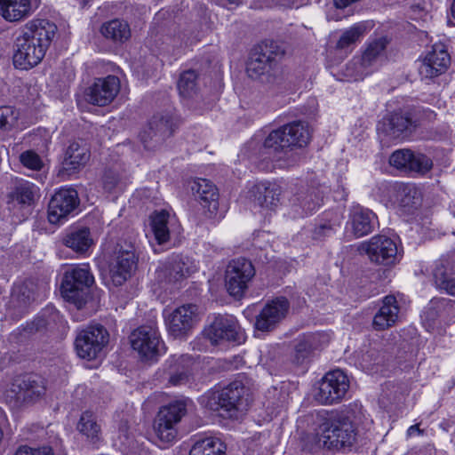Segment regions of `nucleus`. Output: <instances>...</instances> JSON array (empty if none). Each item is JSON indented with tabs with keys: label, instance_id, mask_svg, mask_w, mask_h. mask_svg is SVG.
Returning a JSON list of instances; mask_svg holds the SVG:
<instances>
[{
	"label": "nucleus",
	"instance_id": "nucleus-17",
	"mask_svg": "<svg viewBox=\"0 0 455 455\" xmlns=\"http://www.w3.org/2000/svg\"><path fill=\"white\" fill-rule=\"evenodd\" d=\"M174 121L170 115H156L148 126L140 133V140L147 148H154L173 132Z\"/></svg>",
	"mask_w": 455,
	"mask_h": 455
},
{
	"label": "nucleus",
	"instance_id": "nucleus-50",
	"mask_svg": "<svg viewBox=\"0 0 455 455\" xmlns=\"http://www.w3.org/2000/svg\"><path fill=\"white\" fill-rule=\"evenodd\" d=\"M14 455H53V451L48 445L40 447L22 445L17 449Z\"/></svg>",
	"mask_w": 455,
	"mask_h": 455
},
{
	"label": "nucleus",
	"instance_id": "nucleus-9",
	"mask_svg": "<svg viewBox=\"0 0 455 455\" xmlns=\"http://www.w3.org/2000/svg\"><path fill=\"white\" fill-rule=\"evenodd\" d=\"M109 334L100 324H92L78 331L75 339V348L79 357L95 359L107 346Z\"/></svg>",
	"mask_w": 455,
	"mask_h": 455
},
{
	"label": "nucleus",
	"instance_id": "nucleus-33",
	"mask_svg": "<svg viewBox=\"0 0 455 455\" xmlns=\"http://www.w3.org/2000/svg\"><path fill=\"white\" fill-rule=\"evenodd\" d=\"M354 357L355 365L367 372L372 371L374 366L379 365L383 362L380 351L371 346H363L355 351Z\"/></svg>",
	"mask_w": 455,
	"mask_h": 455
},
{
	"label": "nucleus",
	"instance_id": "nucleus-22",
	"mask_svg": "<svg viewBox=\"0 0 455 455\" xmlns=\"http://www.w3.org/2000/svg\"><path fill=\"white\" fill-rule=\"evenodd\" d=\"M219 199L217 187L212 181L201 179V216L212 224L224 217V212L220 210Z\"/></svg>",
	"mask_w": 455,
	"mask_h": 455
},
{
	"label": "nucleus",
	"instance_id": "nucleus-35",
	"mask_svg": "<svg viewBox=\"0 0 455 455\" xmlns=\"http://www.w3.org/2000/svg\"><path fill=\"white\" fill-rule=\"evenodd\" d=\"M178 426L159 418H155L153 430L164 448L172 444L178 438Z\"/></svg>",
	"mask_w": 455,
	"mask_h": 455
},
{
	"label": "nucleus",
	"instance_id": "nucleus-43",
	"mask_svg": "<svg viewBox=\"0 0 455 455\" xmlns=\"http://www.w3.org/2000/svg\"><path fill=\"white\" fill-rule=\"evenodd\" d=\"M293 204L300 206L303 212L307 214L312 213L320 207L322 198L315 191H307L294 198Z\"/></svg>",
	"mask_w": 455,
	"mask_h": 455
},
{
	"label": "nucleus",
	"instance_id": "nucleus-40",
	"mask_svg": "<svg viewBox=\"0 0 455 455\" xmlns=\"http://www.w3.org/2000/svg\"><path fill=\"white\" fill-rule=\"evenodd\" d=\"M366 26L363 23H356L354 26L350 27L348 29L345 30L340 36L338 43L337 48L339 49H346L350 45L358 42L365 34Z\"/></svg>",
	"mask_w": 455,
	"mask_h": 455
},
{
	"label": "nucleus",
	"instance_id": "nucleus-58",
	"mask_svg": "<svg viewBox=\"0 0 455 455\" xmlns=\"http://www.w3.org/2000/svg\"><path fill=\"white\" fill-rule=\"evenodd\" d=\"M417 193L416 189H409L407 193H405L406 196H412L414 197V195Z\"/></svg>",
	"mask_w": 455,
	"mask_h": 455
},
{
	"label": "nucleus",
	"instance_id": "nucleus-15",
	"mask_svg": "<svg viewBox=\"0 0 455 455\" xmlns=\"http://www.w3.org/2000/svg\"><path fill=\"white\" fill-rule=\"evenodd\" d=\"M196 313L197 307L193 304L183 305L171 313H164V321L170 335L174 338L186 337L194 326Z\"/></svg>",
	"mask_w": 455,
	"mask_h": 455
},
{
	"label": "nucleus",
	"instance_id": "nucleus-55",
	"mask_svg": "<svg viewBox=\"0 0 455 455\" xmlns=\"http://www.w3.org/2000/svg\"><path fill=\"white\" fill-rule=\"evenodd\" d=\"M416 432H418V433H420V432H421V431H420V429L419 428V427H418L417 425L411 426V427L408 428V430H407V434H408L409 435H414V433H416Z\"/></svg>",
	"mask_w": 455,
	"mask_h": 455
},
{
	"label": "nucleus",
	"instance_id": "nucleus-46",
	"mask_svg": "<svg viewBox=\"0 0 455 455\" xmlns=\"http://www.w3.org/2000/svg\"><path fill=\"white\" fill-rule=\"evenodd\" d=\"M411 157H413V151L411 149H399L391 155L389 163L397 169L408 172Z\"/></svg>",
	"mask_w": 455,
	"mask_h": 455
},
{
	"label": "nucleus",
	"instance_id": "nucleus-12",
	"mask_svg": "<svg viewBox=\"0 0 455 455\" xmlns=\"http://www.w3.org/2000/svg\"><path fill=\"white\" fill-rule=\"evenodd\" d=\"M360 251L364 252L371 261L387 266L395 264L401 258L395 241L386 235H375L362 243Z\"/></svg>",
	"mask_w": 455,
	"mask_h": 455
},
{
	"label": "nucleus",
	"instance_id": "nucleus-13",
	"mask_svg": "<svg viewBox=\"0 0 455 455\" xmlns=\"http://www.w3.org/2000/svg\"><path fill=\"white\" fill-rule=\"evenodd\" d=\"M349 388V379L341 370L327 372L322 379L316 399L323 404H331L339 402Z\"/></svg>",
	"mask_w": 455,
	"mask_h": 455
},
{
	"label": "nucleus",
	"instance_id": "nucleus-14",
	"mask_svg": "<svg viewBox=\"0 0 455 455\" xmlns=\"http://www.w3.org/2000/svg\"><path fill=\"white\" fill-rule=\"evenodd\" d=\"M79 204L76 190L61 188L51 198L48 204V220L52 224H60L77 207Z\"/></svg>",
	"mask_w": 455,
	"mask_h": 455
},
{
	"label": "nucleus",
	"instance_id": "nucleus-5",
	"mask_svg": "<svg viewBox=\"0 0 455 455\" xmlns=\"http://www.w3.org/2000/svg\"><path fill=\"white\" fill-rule=\"evenodd\" d=\"M94 278L87 266H76L66 271L61 284L64 299L81 308L90 296V287Z\"/></svg>",
	"mask_w": 455,
	"mask_h": 455
},
{
	"label": "nucleus",
	"instance_id": "nucleus-30",
	"mask_svg": "<svg viewBox=\"0 0 455 455\" xmlns=\"http://www.w3.org/2000/svg\"><path fill=\"white\" fill-rule=\"evenodd\" d=\"M90 156V149L84 141H73L66 151L64 164L68 170H78L88 163Z\"/></svg>",
	"mask_w": 455,
	"mask_h": 455
},
{
	"label": "nucleus",
	"instance_id": "nucleus-10",
	"mask_svg": "<svg viewBox=\"0 0 455 455\" xmlns=\"http://www.w3.org/2000/svg\"><path fill=\"white\" fill-rule=\"evenodd\" d=\"M204 334L212 344H217L220 340L240 341L242 337L237 320L229 315L209 316L204 329Z\"/></svg>",
	"mask_w": 455,
	"mask_h": 455
},
{
	"label": "nucleus",
	"instance_id": "nucleus-49",
	"mask_svg": "<svg viewBox=\"0 0 455 455\" xmlns=\"http://www.w3.org/2000/svg\"><path fill=\"white\" fill-rule=\"evenodd\" d=\"M20 162L24 166L31 170L38 171L43 166V162L39 156L33 151H26L20 155Z\"/></svg>",
	"mask_w": 455,
	"mask_h": 455
},
{
	"label": "nucleus",
	"instance_id": "nucleus-42",
	"mask_svg": "<svg viewBox=\"0 0 455 455\" xmlns=\"http://www.w3.org/2000/svg\"><path fill=\"white\" fill-rule=\"evenodd\" d=\"M272 64L267 59L262 58V55L256 52L250 58L247 66L246 72L252 79L259 78L261 75L267 73L271 68Z\"/></svg>",
	"mask_w": 455,
	"mask_h": 455
},
{
	"label": "nucleus",
	"instance_id": "nucleus-56",
	"mask_svg": "<svg viewBox=\"0 0 455 455\" xmlns=\"http://www.w3.org/2000/svg\"><path fill=\"white\" fill-rule=\"evenodd\" d=\"M197 442H196L190 449L189 455H199V450L196 447Z\"/></svg>",
	"mask_w": 455,
	"mask_h": 455
},
{
	"label": "nucleus",
	"instance_id": "nucleus-45",
	"mask_svg": "<svg viewBox=\"0 0 455 455\" xmlns=\"http://www.w3.org/2000/svg\"><path fill=\"white\" fill-rule=\"evenodd\" d=\"M202 455H227L226 445L216 437L201 439Z\"/></svg>",
	"mask_w": 455,
	"mask_h": 455
},
{
	"label": "nucleus",
	"instance_id": "nucleus-6",
	"mask_svg": "<svg viewBox=\"0 0 455 455\" xmlns=\"http://www.w3.org/2000/svg\"><path fill=\"white\" fill-rule=\"evenodd\" d=\"M132 347L142 360L154 361L165 353V346L156 327L144 325L131 334Z\"/></svg>",
	"mask_w": 455,
	"mask_h": 455
},
{
	"label": "nucleus",
	"instance_id": "nucleus-20",
	"mask_svg": "<svg viewBox=\"0 0 455 455\" xmlns=\"http://www.w3.org/2000/svg\"><path fill=\"white\" fill-rule=\"evenodd\" d=\"M450 55L443 44L433 45L419 66V74L422 79L436 77L446 71L450 64Z\"/></svg>",
	"mask_w": 455,
	"mask_h": 455
},
{
	"label": "nucleus",
	"instance_id": "nucleus-34",
	"mask_svg": "<svg viewBox=\"0 0 455 455\" xmlns=\"http://www.w3.org/2000/svg\"><path fill=\"white\" fill-rule=\"evenodd\" d=\"M385 132L391 138H398L404 132L411 130L413 122L411 116L406 113L395 112L384 122Z\"/></svg>",
	"mask_w": 455,
	"mask_h": 455
},
{
	"label": "nucleus",
	"instance_id": "nucleus-23",
	"mask_svg": "<svg viewBox=\"0 0 455 455\" xmlns=\"http://www.w3.org/2000/svg\"><path fill=\"white\" fill-rule=\"evenodd\" d=\"M401 307L395 295L385 296L372 320L375 331H385L394 326L399 320Z\"/></svg>",
	"mask_w": 455,
	"mask_h": 455
},
{
	"label": "nucleus",
	"instance_id": "nucleus-32",
	"mask_svg": "<svg viewBox=\"0 0 455 455\" xmlns=\"http://www.w3.org/2000/svg\"><path fill=\"white\" fill-rule=\"evenodd\" d=\"M38 197L39 188L27 180L18 182L9 194L10 202L17 203L22 206L32 205Z\"/></svg>",
	"mask_w": 455,
	"mask_h": 455
},
{
	"label": "nucleus",
	"instance_id": "nucleus-16",
	"mask_svg": "<svg viewBox=\"0 0 455 455\" xmlns=\"http://www.w3.org/2000/svg\"><path fill=\"white\" fill-rule=\"evenodd\" d=\"M290 308V303L284 297H277L261 309L255 321V328L261 331L273 330L285 318Z\"/></svg>",
	"mask_w": 455,
	"mask_h": 455
},
{
	"label": "nucleus",
	"instance_id": "nucleus-18",
	"mask_svg": "<svg viewBox=\"0 0 455 455\" xmlns=\"http://www.w3.org/2000/svg\"><path fill=\"white\" fill-rule=\"evenodd\" d=\"M389 41L387 36H379L370 39L360 59V65L363 69L353 70L349 73L354 79H362L363 76L369 75L371 70L368 68L379 64L385 57L386 49Z\"/></svg>",
	"mask_w": 455,
	"mask_h": 455
},
{
	"label": "nucleus",
	"instance_id": "nucleus-24",
	"mask_svg": "<svg viewBox=\"0 0 455 455\" xmlns=\"http://www.w3.org/2000/svg\"><path fill=\"white\" fill-rule=\"evenodd\" d=\"M331 337L325 332L307 333L299 336L294 350L293 361L302 364L314 350L321 349L330 342Z\"/></svg>",
	"mask_w": 455,
	"mask_h": 455
},
{
	"label": "nucleus",
	"instance_id": "nucleus-47",
	"mask_svg": "<svg viewBox=\"0 0 455 455\" xmlns=\"http://www.w3.org/2000/svg\"><path fill=\"white\" fill-rule=\"evenodd\" d=\"M259 52L262 55V58L267 59L271 64L284 54V51L274 41L265 42L260 45Z\"/></svg>",
	"mask_w": 455,
	"mask_h": 455
},
{
	"label": "nucleus",
	"instance_id": "nucleus-59",
	"mask_svg": "<svg viewBox=\"0 0 455 455\" xmlns=\"http://www.w3.org/2000/svg\"><path fill=\"white\" fill-rule=\"evenodd\" d=\"M52 319L55 320V318L58 316L59 313L57 311H52Z\"/></svg>",
	"mask_w": 455,
	"mask_h": 455
},
{
	"label": "nucleus",
	"instance_id": "nucleus-48",
	"mask_svg": "<svg viewBox=\"0 0 455 455\" xmlns=\"http://www.w3.org/2000/svg\"><path fill=\"white\" fill-rule=\"evenodd\" d=\"M18 112L10 106L0 107V128H10L16 123Z\"/></svg>",
	"mask_w": 455,
	"mask_h": 455
},
{
	"label": "nucleus",
	"instance_id": "nucleus-61",
	"mask_svg": "<svg viewBox=\"0 0 455 455\" xmlns=\"http://www.w3.org/2000/svg\"><path fill=\"white\" fill-rule=\"evenodd\" d=\"M231 4L238 3L239 0H228Z\"/></svg>",
	"mask_w": 455,
	"mask_h": 455
},
{
	"label": "nucleus",
	"instance_id": "nucleus-29",
	"mask_svg": "<svg viewBox=\"0 0 455 455\" xmlns=\"http://www.w3.org/2000/svg\"><path fill=\"white\" fill-rule=\"evenodd\" d=\"M190 400L187 397H179L161 406L156 415V418L179 425L188 411Z\"/></svg>",
	"mask_w": 455,
	"mask_h": 455
},
{
	"label": "nucleus",
	"instance_id": "nucleus-38",
	"mask_svg": "<svg viewBox=\"0 0 455 455\" xmlns=\"http://www.w3.org/2000/svg\"><path fill=\"white\" fill-rule=\"evenodd\" d=\"M197 78L195 70H187L180 75L178 90L183 99H190L197 94Z\"/></svg>",
	"mask_w": 455,
	"mask_h": 455
},
{
	"label": "nucleus",
	"instance_id": "nucleus-7",
	"mask_svg": "<svg viewBox=\"0 0 455 455\" xmlns=\"http://www.w3.org/2000/svg\"><path fill=\"white\" fill-rule=\"evenodd\" d=\"M195 359L188 355L171 356L156 373V379L165 387H177L188 383Z\"/></svg>",
	"mask_w": 455,
	"mask_h": 455
},
{
	"label": "nucleus",
	"instance_id": "nucleus-36",
	"mask_svg": "<svg viewBox=\"0 0 455 455\" xmlns=\"http://www.w3.org/2000/svg\"><path fill=\"white\" fill-rule=\"evenodd\" d=\"M101 34L114 42H125L131 36L129 24L122 20L115 19L102 25Z\"/></svg>",
	"mask_w": 455,
	"mask_h": 455
},
{
	"label": "nucleus",
	"instance_id": "nucleus-3",
	"mask_svg": "<svg viewBox=\"0 0 455 455\" xmlns=\"http://www.w3.org/2000/svg\"><path fill=\"white\" fill-rule=\"evenodd\" d=\"M205 406L212 411H222V415L238 419L244 413L250 403V388L243 378L230 382L221 390L209 391L205 395Z\"/></svg>",
	"mask_w": 455,
	"mask_h": 455
},
{
	"label": "nucleus",
	"instance_id": "nucleus-19",
	"mask_svg": "<svg viewBox=\"0 0 455 455\" xmlns=\"http://www.w3.org/2000/svg\"><path fill=\"white\" fill-rule=\"evenodd\" d=\"M377 224L378 218L372 211L359 205L354 206L350 210L346 233L354 238L363 237L371 233Z\"/></svg>",
	"mask_w": 455,
	"mask_h": 455
},
{
	"label": "nucleus",
	"instance_id": "nucleus-53",
	"mask_svg": "<svg viewBox=\"0 0 455 455\" xmlns=\"http://www.w3.org/2000/svg\"><path fill=\"white\" fill-rule=\"evenodd\" d=\"M332 233V227L330 224H323L315 228L313 237L315 239H321L323 236L331 235Z\"/></svg>",
	"mask_w": 455,
	"mask_h": 455
},
{
	"label": "nucleus",
	"instance_id": "nucleus-31",
	"mask_svg": "<svg viewBox=\"0 0 455 455\" xmlns=\"http://www.w3.org/2000/svg\"><path fill=\"white\" fill-rule=\"evenodd\" d=\"M62 242L67 247L79 253L86 252L93 243L89 228L84 227L70 228Z\"/></svg>",
	"mask_w": 455,
	"mask_h": 455
},
{
	"label": "nucleus",
	"instance_id": "nucleus-1",
	"mask_svg": "<svg viewBox=\"0 0 455 455\" xmlns=\"http://www.w3.org/2000/svg\"><path fill=\"white\" fill-rule=\"evenodd\" d=\"M57 31V26L48 20L36 19L28 22L16 39L13 64L20 69L37 66L44 59Z\"/></svg>",
	"mask_w": 455,
	"mask_h": 455
},
{
	"label": "nucleus",
	"instance_id": "nucleus-2",
	"mask_svg": "<svg viewBox=\"0 0 455 455\" xmlns=\"http://www.w3.org/2000/svg\"><path fill=\"white\" fill-rule=\"evenodd\" d=\"M357 421L352 413L339 414L324 421L316 429L315 435L307 436L312 439L311 450L315 448L339 449L352 446L356 440Z\"/></svg>",
	"mask_w": 455,
	"mask_h": 455
},
{
	"label": "nucleus",
	"instance_id": "nucleus-54",
	"mask_svg": "<svg viewBox=\"0 0 455 455\" xmlns=\"http://www.w3.org/2000/svg\"><path fill=\"white\" fill-rule=\"evenodd\" d=\"M267 5L269 7L279 6L283 8L298 6L296 0H267Z\"/></svg>",
	"mask_w": 455,
	"mask_h": 455
},
{
	"label": "nucleus",
	"instance_id": "nucleus-39",
	"mask_svg": "<svg viewBox=\"0 0 455 455\" xmlns=\"http://www.w3.org/2000/svg\"><path fill=\"white\" fill-rule=\"evenodd\" d=\"M169 213L165 211L156 212L151 220L152 230L159 244L169 240L170 233L167 227Z\"/></svg>",
	"mask_w": 455,
	"mask_h": 455
},
{
	"label": "nucleus",
	"instance_id": "nucleus-52",
	"mask_svg": "<svg viewBox=\"0 0 455 455\" xmlns=\"http://www.w3.org/2000/svg\"><path fill=\"white\" fill-rule=\"evenodd\" d=\"M120 176L112 170H109L105 172L103 177L104 188L110 191L118 184Z\"/></svg>",
	"mask_w": 455,
	"mask_h": 455
},
{
	"label": "nucleus",
	"instance_id": "nucleus-44",
	"mask_svg": "<svg viewBox=\"0 0 455 455\" xmlns=\"http://www.w3.org/2000/svg\"><path fill=\"white\" fill-rule=\"evenodd\" d=\"M432 168L433 161L430 157L422 153L413 152V157L411 159L408 172L424 175Z\"/></svg>",
	"mask_w": 455,
	"mask_h": 455
},
{
	"label": "nucleus",
	"instance_id": "nucleus-11",
	"mask_svg": "<svg viewBox=\"0 0 455 455\" xmlns=\"http://www.w3.org/2000/svg\"><path fill=\"white\" fill-rule=\"evenodd\" d=\"M46 391L45 382L39 377L17 379L6 393V399L15 406L33 403L41 399Z\"/></svg>",
	"mask_w": 455,
	"mask_h": 455
},
{
	"label": "nucleus",
	"instance_id": "nucleus-28",
	"mask_svg": "<svg viewBox=\"0 0 455 455\" xmlns=\"http://www.w3.org/2000/svg\"><path fill=\"white\" fill-rule=\"evenodd\" d=\"M433 277L437 288L450 295H455V262L449 259H440L435 262Z\"/></svg>",
	"mask_w": 455,
	"mask_h": 455
},
{
	"label": "nucleus",
	"instance_id": "nucleus-25",
	"mask_svg": "<svg viewBox=\"0 0 455 455\" xmlns=\"http://www.w3.org/2000/svg\"><path fill=\"white\" fill-rule=\"evenodd\" d=\"M136 262L137 258L132 245L127 250H120L110 267L113 283L116 285H122L135 268Z\"/></svg>",
	"mask_w": 455,
	"mask_h": 455
},
{
	"label": "nucleus",
	"instance_id": "nucleus-37",
	"mask_svg": "<svg viewBox=\"0 0 455 455\" xmlns=\"http://www.w3.org/2000/svg\"><path fill=\"white\" fill-rule=\"evenodd\" d=\"M77 430L90 442L96 443L100 439L101 427L96 417L90 411H84L77 424Z\"/></svg>",
	"mask_w": 455,
	"mask_h": 455
},
{
	"label": "nucleus",
	"instance_id": "nucleus-4",
	"mask_svg": "<svg viewBox=\"0 0 455 455\" xmlns=\"http://www.w3.org/2000/svg\"><path fill=\"white\" fill-rule=\"evenodd\" d=\"M310 140V131L305 123L295 121L272 131L265 139L264 147L274 152L287 148H302Z\"/></svg>",
	"mask_w": 455,
	"mask_h": 455
},
{
	"label": "nucleus",
	"instance_id": "nucleus-60",
	"mask_svg": "<svg viewBox=\"0 0 455 455\" xmlns=\"http://www.w3.org/2000/svg\"><path fill=\"white\" fill-rule=\"evenodd\" d=\"M89 2V0H80V3L83 4V5H85L87 4V3Z\"/></svg>",
	"mask_w": 455,
	"mask_h": 455
},
{
	"label": "nucleus",
	"instance_id": "nucleus-57",
	"mask_svg": "<svg viewBox=\"0 0 455 455\" xmlns=\"http://www.w3.org/2000/svg\"><path fill=\"white\" fill-rule=\"evenodd\" d=\"M451 12L452 17L455 19V0H453L451 6Z\"/></svg>",
	"mask_w": 455,
	"mask_h": 455
},
{
	"label": "nucleus",
	"instance_id": "nucleus-41",
	"mask_svg": "<svg viewBox=\"0 0 455 455\" xmlns=\"http://www.w3.org/2000/svg\"><path fill=\"white\" fill-rule=\"evenodd\" d=\"M206 61L209 65V68H212L213 77L211 76H206L204 77L206 84L205 86H208V80H210L211 84L212 82V87L211 91L213 96L217 97L220 93L223 87L221 65L217 54H214L212 59H209Z\"/></svg>",
	"mask_w": 455,
	"mask_h": 455
},
{
	"label": "nucleus",
	"instance_id": "nucleus-8",
	"mask_svg": "<svg viewBox=\"0 0 455 455\" xmlns=\"http://www.w3.org/2000/svg\"><path fill=\"white\" fill-rule=\"evenodd\" d=\"M255 275L252 263L244 259H232L225 272V285L230 296L242 298Z\"/></svg>",
	"mask_w": 455,
	"mask_h": 455
},
{
	"label": "nucleus",
	"instance_id": "nucleus-27",
	"mask_svg": "<svg viewBox=\"0 0 455 455\" xmlns=\"http://www.w3.org/2000/svg\"><path fill=\"white\" fill-rule=\"evenodd\" d=\"M41 0H0L2 16L9 21H18L30 16Z\"/></svg>",
	"mask_w": 455,
	"mask_h": 455
},
{
	"label": "nucleus",
	"instance_id": "nucleus-21",
	"mask_svg": "<svg viewBox=\"0 0 455 455\" xmlns=\"http://www.w3.org/2000/svg\"><path fill=\"white\" fill-rule=\"evenodd\" d=\"M120 90V81L115 76L98 78L86 92L87 100L97 106H106L112 102Z\"/></svg>",
	"mask_w": 455,
	"mask_h": 455
},
{
	"label": "nucleus",
	"instance_id": "nucleus-26",
	"mask_svg": "<svg viewBox=\"0 0 455 455\" xmlns=\"http://www.w3.org/2000/svg\"><path fill=\"white\" fill-rule=\"evenodd\" d=\"M281 188L276 184L262 181L251 189L253 202L267 211H275L280 201Z\"/></svg>",
	"mask_w": 455,
	"mask_h": 455
},
{
	"label": "nucleus",
	"instance_id": "nucleus-51",
	"mask_svg": "<svg viewBox=\"0 0 455 455\" xmlns=\"http://www.w3.org/2000/svg\"><path fill=\"white\" fill-rule=\"evenodd\" d=\"M184 267L185 264L183 262H178L172 266V269L169 271L170 283L179 282L189 275L188 268H185Z\"/></svg>",
	"mask_w": 455,
	"mask_h": 455
}]
</instances>
